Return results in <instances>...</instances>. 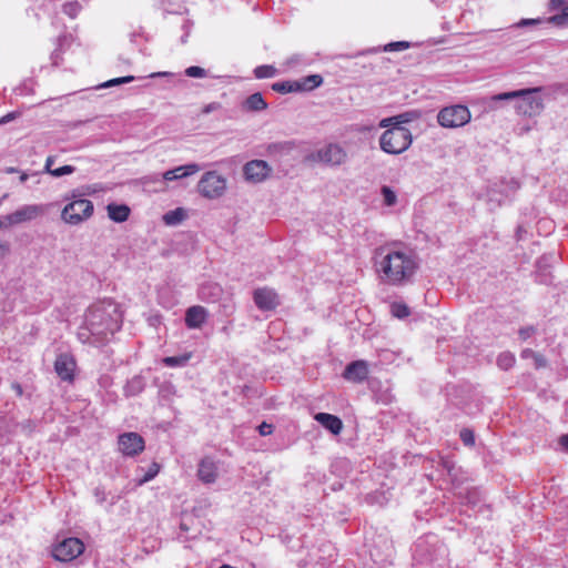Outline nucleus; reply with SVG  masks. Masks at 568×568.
<instances>
[{
	"mask_svg": "<svg viewBox=\"0 0 568 568\" xmlns=\"http://www.w3.org/2000/svg\"><path fill=\"white\" fill-rule=\"evenodd\" d=\"M379 138L381 149L388 154L405 152L413 142L410 131L405 126H388Z\"/></svg>",
	"mask_w": 568,
	"mask_h": 568,
	"instance_id": "nucleus-4",
	"label": "nucleus"
},
{
	"mask_svg": "<svg viewBox=\"0 0 568 568\" xmlns=\"http://www.w3.org/2000/svg\"><path fill=\"white\" fill-rule=\"evenodd\" d=\"M226 179L216 171L204 173L199 181L197 190L200 194L209 200L221 197L226 191Z\"/></svg>",
	"mask_w": 568,
	"mask_h": 568,
	"instance_id": "nucleus-7",
	"label": "nucleus"
},
{
	"mask_svg": "<svg viewBox=\"0 0 568 568\" xmlns=\"http://www.w3.org/2000/svg\"><path fill=\"white\" fill-rule=\"evenodd\" d=\"M368 376V366L365 361H355L348 364L343 373V377L349 382L362 383Z\"/></svg>",
	"mask_w": 568,
	"mask_h": 568,
	"instance_id": "nucleus-19",
	"label": "nucleus"
},
{
	"mask_svg": "<svg viewBox=\"0 0 568 568\" xmlns=\"http://www.w3.org/2000/svg\"><path fill=\"white\" fill-rule=\"evenodd\" d=\"M84 551V544L75 537L65 538L60 541L52 551V556L58 561H71L78 558Z\"/></svg>",
	"mask_w": 568,
	"mask_h": 568,
	"instance_id": "nucleus-8",
	"label": "nucleus"
},
{
	"mask_svg": "<svg viewBox=\"0 0 568 568\" xmlns=\"http://www.w3.org/2000/svg\"><path fill=\"white\" fill-rule=\"evenodd\" d=\"M12 389L16 392V394H17L18 396H22L23 390H22V386H21L20 384H18V383H13V384H12Z\"/></svg>",
	"mask_w": 568,
	"mask_h": 568,
	"instance_id": "nucleus-57",
	"label": "nucleus"
},
{
	"mask_svg": "<svg viewBox=\"0 0 568 568\" xmlns=\"http://www.w3.org/2000/svg\"><path fill=\"white\" fill-rule=\"evenodd\" d=\"M197 477L204 484H213L219 477V468L211 457L201 459L197 468Z\"/></svg>",
	"mask_w": 568,
	"mask_h": 568,
	"instance_id": "nucleus-18",
	"label": "nucleus"
},
{
	"mask_svg": "<svg viewBox=\"0 0 568 568\" xmlns=\"http://www.w3.org/2000/svg\"><path fill=\"white\" fill-rule=\"evenodd\" d=\"M390 313L393 316H395L397 318H405L409 315L410 312L406 304L400 303V302H394L390 305Z\"/></svg>",
	"mask_w": 568,
	"mask_h": 568,
	"instance_id": "nucleus-33",
	"label": "nucleus"
},
{
	"mask_svg": "<svg viewBox=\"0 0 568 568\" xmlns=\"http://www.w3.org/2000/svg\"><path fill=\"white\" fill-rule=\"evenodd\" d=\"M536 333H537V328L534 325H528V326H525V327H520L519 331H518V335H519L520 339H523V341L528 339L529 337H531Z\"/></svg>",
	"mask_w": 568,
	"mask_h": 568,
	"instance_id": "nucleus-42",
	"label": "nucleus"
},
{
	"mask_svg": "<svg viewBox=\"0 0 568 568\" xmlns=\"http://www.w3.org/2000/svg\"><path fill=\"white\" fill-rule=\"evenodd\" d=\"M542 19H521L517 24H515L518 28L527 27V26H536L542 23Z\"/></svg>",
	"mask_w": 568,
	"mask_h": 568,
	"instance_id": "nucleus-46",
	"label": "nucleus"
},
{
	"mask_svg": "<svg viewBox=\"0 0 568 568\" xmlns=\"http://www.w3.org/2000/svg\"><path fill=\"white\" fill-rule=\"evenodd\" d=\"M465 505L474 509L475 515L488 511V506L483 500L481 491L477 488L467 490L466 496H464Z\"/></svg>",
	"mask_w": 568,
	"mask_h": 568,
	"instance_id": "nucleus-23",
	"label": "nucleus"
},
{
	"mask_svg": "<svg viewBox=\"0 0 568 568\" xmlns=\"http://www.w3.org/2000/svg\"><path fill=\"white\" fill-rule=\"evenodd\" d=\"M475 445V434L469 428H464V446Z\"/></svg>",
	"mask_w": 568,
	"mask_h": 568,
	"instance_id": "nucleus-45",
	"label": "nucleus"
},
{
	"mask_svg": "<svg viewBox=\"0 0 568 568\" xmlns=\"http://www.w3.org/2000/svg\"><path fill=\"white\" fill-rule=\"evenodd\" d=\"M540 91L541 88L538 87L498 93L487 98L486 108L488 110H496L501 101L517 100L515 103L516 112L520 115L532 118L539 115L545 108L542 99L537 95Z\"/></svg>",
	"mask_w": 568,
	"mask_h": 568,
	"instance_id": "nucleus-3",
	"label": "nucleus"
},
{
	"mask_svg": "<svg viewBox=\"0 0 568 568\" xmlns=\"http://www.w3.org/2000/svg\"><path fill=\"white\" fill-rule=\"evenodd\" d=\"M224 310H225V313L226 314H230L231 312H233V308L232 307H229L226 305H224Z\"/></svg>",
	"mask_w": 568,
	"mask_h": 568,
	"instance_id": "nucleus-63",
	"label": "nucleus"
},
{
	"mask_svg": "<svg viewBox=\"0 0 568 568\" xmlns=\"http://www.w3.org/2000/svg\"><path fill=\"white\" fill-rule=\"evenodd\" d=\"M373 258L381 282L393 286L409 282L418 267L410 250H400L390 245L377 247Z\"/></svg>",
	"mask_w": 568,
	"mask_h": 568,
	"instance_id": "nucleus-1",
	"label": "nucleus"
},
{
	"mask_svg": "<svg viewBox=\"0 0 568 568\" xmlns=\"http://www.w3.org/2000/svg\"><path fill=\"white\" fill-rule=\"evenodd\" d=\"M53 163H54V158L48 156V159L45 161V165H44V170L47 173L51 174V172L54 170V169H52Z\"/></svg>",
	"mask_w": 568,
	"mask_h": 568,
	"instance_id": "nucleus-55",
	"label": "nucleus"
},
{
	"mask_svg": "<svg viewBox=\"0 0 568 568\" xmlns=\"http://www.w3.org/2000/svg\"><path fill=\"white\" fill-rule=\"evenodd\" d=\"M185 217V212L183 209L178 207L175 210L169 211L164 214L163 221L166 225H176Z\"/></svg>",
	"mask_w": 568,
	"mask_h": 568,
	"instance_id": "nucleus-31",
	"label": "nucleus"
},
{
	"mask_svg": "<svg viewBox=\"0 0 568 568\" xmlns=\"http://www.w3.org/2000/svg\"><path fill=\"white\" fill-rule=\"evenodd\" d=\"M515 363V354L509 351L501 352L496 358V365L503 371H509L514 367Z\"/></svg>",
	"mask_w": 568,
	"mask_h": 568,
	"instance_id": "nucleus-29",
	"label": "nucleus"
},
{
	"mask_svg": "<svg viewBox=\"0 0 568 568\" xmlns=\"http://www.w3.org/2000/svg\"><path fill=\"white\" fill-rule=\"evenodd\" d=\"M142 385L140 378H133L130 381L125 387V392L128 395L133 396L141 392Z\"/></svg>",
	"mask_w": 568,
	"mask_h": 568,
	"instance_id": "nucleus-39",
	"label": "nucleus"
},
{
	"mask_svg": "<svg viewBox=\"0 0 568 568\" xmlns=\"http://www.w3.org/2000/svg\"><path fill=\"white\" fill-rule=\"evenodd\" d=\"M133 80H134L133 75L115 78V79H111V80L106 81L102 87L109 88V87L119 85V84H123V83H130Z\"/></svg>",
	"mask_w": 568,
	"mask_h": 568,
	"instance_id": "nucleus-41",
	"label": "nucleus"
},
{
	"mask_svg": "<svg viewBox=\"0 0 568 568\" xmlns=\"http://www.w3.org/2000/svg\"><path fill=\"white\" fill-rule=\"evenodd\" d=\"M556 91L560 94L568 95V82L567 83H559L556 85Z\"/></svg>",
	"mask_w": 568,
	"mask_h": 568,
	"instance_id": "nucleus-54",
	"label": "nucleus"
},
{
	"mask_svg": "<svg viewBox=\"0 0 568 568\" xmlns=\"http://www.w3.org/2000/svg\"><path fill=\"white\" fill-rule=\"evenodd\" d=\"M272 173V168L266 161L252 160L243 166L245 180L252 183L265 181Z\"/></svg>",
	"mask_w": 568,
	"mask_h": 568,
	"instance_id": "nucleus-11",
	"label": "nucleus"
},
{
	"mask_svg": "<svg viewBox=\"0 0 568 568\" xmlns=\"http://www.w3.org/2000/svg\"><path fill=\"white\" fill-rule=\"evenodd\" d=\"M537 352L532 351L531 348H524L520 353V357L523 359H528V358H531L534 359V357L536 356Z\"/></svg>",
	"mask_w": 568,
	"mask_h": 568,
	"instance_id": "nucleus-52",
	"label": "nucleus"
},
{
	"mask_svg": "<svg viewBox=\"0 0 568 568\" xmlns=\"http://www.w3.org/2000/svg\"><path fill=\"white\" fill-rule=\"evenodd\" d=\"M219 568H236V567H233V566H230V565H222L221 567Z\"/></svg>",
	"mask_w": 568,
	"mask_h": 568,
	"instance_id": "nucleus-64",
	"label": "nucleus"
},
{
	"mask_svg": "<svg viewBox=\"0 0 568 568\" xmlns=\"http://www.w3.org/2000/svg\"><path fill=\"white\" fill-rule=\"evenodd\" d=\"M526 233L527 231L525 230V227L523 225H518L516 229V239L518 241L523 240Z\"/></svg>",
	"mask_w": 568,
	"mask_h": 568,
	"instance_id": "nucleus-56",
	"label": "nucleus"
},
{
	"mask_svg": "<svg viewBox=\"0 0 568 568\" xmlns=\"http://www.w3.org/2000/svg\"><path fill=\"white\" fill-rule=\"evenodd\" d=\"M272 89L282 94L298 92L296 80L275 82L272 84Z\"/></svg>",
	"mask_w": 568,
	"mask_h": 568,
	"instance_id": "nucleus-30",
	"label": "nucleus"
},
{
	"mask_svg": "<svg viewBox=\"0 0 568 568\" xmlns=\"http://www.w3.org/2000/svg\"><path fill=\"white\" fill-rule=\"evenodd\" d=\"M314 419L334 435L341 434L343 429L342 419L328 413H317Z\"/></svg>",
	"mask_w": 568,
	"mask_h": 568,
	"instance_id": "nucleus-24",
	"label": "nucleus"
},
{
	"mask_svg": "<svg viewBox=\"0 0 568 568\" xmlns=\"http://www.w3.org/2000/svg\"><path fill=\"white\" fill-rule=\"evenodd\" d=\"M45 212L42 204H26L17 209L14 212L6 215L7 224L14 226L22 223L31 222Z\"/></svg>",
	"mask_w": 568,
	"mask_h": 568,
	"instance_id": "nucleus-10",
	"label": "nucleus"
},
{
	"mask_svg": "<svg viewBox=\"0 0 568 568\" xmlns=\"http://www.w3.org/2000/svg\"><path fill=\"white\" fill-rule=\"evenodd\" d=\"M71 199L72 201L63 207L61 219L67 224L79 225L92 216L93 203L87 199H78L75 192L72 193Z\"/></svg>",
	"mask_w": 568,
	"mask_h": 568,
	"instance_id": "nucleus-5",
	"label": "nucleus"
},
{
	"mask_svg": "<svg viewBox=\"0 0 568 568\" xmlns=\"http://www.w3.org/2000/svg\"><path fill=\"white\" fill-rule=\"evenodd\" d=\"M8 193L3 194L1 197H0V206L2 205L3 201L8 197Z\"/></svg>",
	"mask_w": 568,
	"mask_h": 568,
	"instance_id": "nucleus-62",
	"label": "nucleus"
},
{
	"mask_svg": "<svg viewBox=\"0 0 568 568\" xmlns=\"http://www.w3.org/2000/svg\"><path fill=\"white\" fill-rule=\"evenodd\" d=\"M221 109V103L219 102H211L209 104H206L203 109H202V113L203 114H209L211 112H214V111H217Z\"/></svg>",
	"mask_w": 568,
	"mask_h": 568,
	"instance_id": "nucleus-49",
	"label": "nucleus"
},
{
	"mask_svg": "<svg viewBox=\"0 0 568 568\" xmlns=\"http://www.w3.org/2000/svg\"><path fill=\"white\" fill-rule=\"evenodd\" d=\"M519 189V182L516 179H500L494 182L487 190V203L489 210L499 207L503 202L513 195Z\"/></svg>",
	"mask_w": 568,
	"mask_h": 568,
	"instance_id": "nucleus-6",
	"label": "nucleus"
},
{
	"mask_svg": "<svg viewBox=\"0 0 568 568\" xmlns=\"http://www.w3.org/2000/svg\"><path fill=\"white\" fill-rule=\"evenodd\" d=\"M346 151L337 143H329L312 154V159L314 161L332 166L343 164L346 161Z\"/></svg>",
	"mask_w": 568,
	"mask_h": 568,
	"instance_id": "nucleus-9",
	"label": "nucleus"
},
{
	"mask_svg": "<svg viewBox=\"0 0 568 568\" xmlns=\"http://www.w3.org/2000/svg\"><path fill=\"white\" fill-rule=\"evenodd\" d=\"M185 74L190 78H204L206 77V70L197 65H192L186 68Z\"/></svg>",
	"mask_w": 568,
	"mask_h": 568,
	"instance_id": "nucleus-40",
	"label": "nucleus"
},
{
	"mask_svg": "<svg viewBox=\"0 0 568 568\" xmlns=\"http://www.w3.org/2000/svg\"><path fill=\"white\" fill-rule=\"evenodd\" d=\"M272 432H273V426L271 424H267L264 422L258 426V433L261 436L271 435Z\"/></svg>",
	"mask_w": 568,
	"mask_h": 568,
	"instance_id": "nucleus-48",
	"label": "nucleus"
},
{
	"mask_svg": "<svg viewBox=\"0 0 568 568\" xmlns=\"http://www.w3.org/2000/svg\"><path fill=\"white\" fill-rule=\"evenodd\" d=\"M7 227H11V225L7 224L6 215L0 216V230L1 229H7Z\"/></svg>",
	"mask_w": 568,
	"mask_h": 568,
	"instance_id": "nucleus-59",
	"label": "nucleus"
},
{
	"mask_svg": "<svg viewBox=\"0 0 568 568\" xmlns=\"http://www.w3.org/2000/svg\"><path fill=\"white\" fill-rule=\"evenodd\" d=\"M253 300L261 311H273L280 305L277 293L270 287L256 288L253 293Z\"/></svg>",
	"mask_w": 568,
	"mask_h": 568,
	"instance_id": "nucleus-13",
	"label": "nucleus"
},
{
	"mask_svg": "<svg viewBox=\"0 0 568 568\" xmlns=\"http://www.w3.org/2000/svg\"><path fill=\"white\" fill-rule=\"evenodd\" d=\"M10 253V244L4 241H0V260L4 258Z\"/></svg>",
	"mask_w": 568,
	"mask_h": 568,
	"instance_id": "nucleus-50",
	"label": "nucleus"
},
{
	"mask_svg": "<svg viewBox=\"0 0 568 568\" xmlns=\"http://www.w3.org/2000/svg\"><path fill=\"white\" fill-rule=\"evenodd\" d=\"M535 281L544 285L552 283V274L545 256L540 257L536 263Z\"/></svg>",
	"mask_w": 568,
	"mask_h": 568,
	"instance_id": "nucleus-25",
	"label": "nucleus"
},
{
	"mask_svg": "<svg viewBox=\"0 0 568 568\" xmlns=\"http://www.w3.org/2000/svg\"><path fill=\"white\" fill-rule=\"evenodd\" d=\"M80 11L81 6L77 1H71L63 4V12L72 19L77 18Z\"/></svg>",
	"mask_w": 568,
	"mask_h": 568,
	"instance_id": "nucleus-34",
	"label": "nucleus"
},
{
	"mask_svg": "<svg viewBox=\"0 0 568 568\" xmlns=\"http://www.w3.org/2000/svg\"><path fill=\"white\" fill-rule=\"evenodd\" d=\"M29 175L27 173H21L19 180L21 183H24L28 180Z\"/></svg>",
	"mask_w": 568,
	"mask_h": 568,
	"instance_id": "nucleus-60",
	"label": "nucleus"
},
{
	"mask_svg": "<svg viewBox=\"0 0 568 568\" xmlns=\"http://www.w3.org/2000/svg\"><path fill=\"white\" fill-rule=\"evenodd\" d=\"M548 10L557 13L547 18L545 20L547 23L559 28H568V0H550Z\"/></svg>",
	"mask_w": 568,
	"mask_h": 568,
	"instance_id": "nucleus-15",
	"label": "nucleus"
},
{
	"mask_svg": "<svg viewBox=\"0 0 568 568\" xmlns=\"http://www.w3.org/2000/svg\"><path fill=\"white\" fill-rule=\"evenodd\" d=\"M106 210L109 217L118 223L126 221L130 215V209L124 204H109Z\"/></svg>",
	"mask_w": 568,
	"mask_h": 568,
	"instance_id": "nucleus-26",
	"label": "nucleus"
},
{
	"mask_svg": "<svg viewBox=\"0 0 568 568\" xmlns=\"http://www.w3.org/2000/svg\"><path fill=\"white\" fill-rule=\"evenodd\" d=\"M200 170H201V168L199 164L189 163V164L180 165L172 170L165 171L161 175V179L163 182L176 181V180L193 175V174L197 173Z\"/></svg>",
	"mask_w": 568,
	"mask_h": 568,
	"instance_id": "nucleus-20",
	"label": "nucleus"
},
{
	"mask_svg": "<svg viewBox=\"0 0 568 568\" xmlns=\"http://www.w3.org/2000/svg\"><path fill=\"white\" fill-rule=\"evenodd\" d=\"M296 81H297L298 92H304V91H312V90L318 88L320 85H322L323 78L320 74H311V75L304 77Z\"/></svg>",
	"mask_w": 568,
	"mask_h": 568,
	"instance_id": "nucleus-28",
	"label": "nucleus"
},
{
	"mask_svg": "<svg viewBox=\"0 0 568 568\" xmlns=\"http://www.w3.org/2000/svg\"><path fill=\"white\" fill-rule=\"evenodd\" d=\"M191 26H192V23L189 20L183 21L182 29L184 30V34L181 38L182 43L186 42V38L190 33Z\"/></svg>",
	"mask_w": 568,
	"mask_h": 568,
	"instance_id": "nucleus-51",
	"label": "nucleus"
},
{
	"mask_svg": "<svg viewBox=\"0 0 568 568\" xmlns=\"http://www.w3.org/2000/svg\"><path fill=\"white\" fill-rule=\"evenodd\" d=\"M223 293L224 291L220 284L207 282L199 288V298L206 303H216L222 298Z\"/></svg>",
	"mask_w": 568,
	"mask_h": 568,
	"instance_id": "nucleus-22",
	"label": "nucleus"
},
{
	"mask_svg": "<svg viewBox=\"0 0 568 568\" xmlns=\"http://www.w3.org/2000/svg\"><path fill=\"white\" fill-rule=\"evenodd\" d=\"M464 111V125L470 121V112L466 105L463 108Z\"/></svg>",
	"mask_w": 568,
	"mask_h": 568,
	"instance_id": "nucleus-58",
	"label": "nucleus"
},
{
	"mask_svg": "<svg viewBox=\"0 0 568 568\" xmlns=\"http://www.w3.org/2000/svg\"><path fill=\"white\" fill-rule=\"evenodd\" d=\"M277 73V70L273 65L264 64L258 65L254 69V75L257 79L273 78Z\"/></svg>",
	"mask_w": 568,
	"mask_h": 568,
	"instance_id": "nucleus-32",
	"label": "nucleus"
},
{
	"mask_svg": "<svg viewBox=\"0 0 568 568\" xmlns=\"http://www.w3.org/2000/svg\"><path fill=\"white\" fill-rule=\"evenodd\" d=\"M168 74H169L168 72H156V73H152L150 77H152V78H154V77H165Z\"/></svg>",
	"mask_w": 568,
	"mask_h": 568,
	"instance_id": "nucleus-61",
	"label": "nucleus"
},
{
	"mask_svg": "<svg viewBox=\"0 0 568 568\" xmlns=\"http://www.w3.org/2000/svg\"><path fill=\"white\" fill-rule=\"evenodd\" d=\"M75 362L72 356L68 354H60L54 363V369L62 381L72 382Z\"/></svg>",
	"mask_w": 568,
	"mask_h": 568,
	"instance_id": "nucleus-17",
	"label": "nucleus"
},
{
	"mask_svg": "<svg viewBox=\"0 0 568 568\" xmlns=\"http://www.w3.org/2000/svg\"><path fill=\"white\" fill-rule=\"evenodd\" d=\"M437 122L445 129L462 126V104L443 108L437 114Z\"/></svg>",
	"mask_w": 568,
	"mask_h": 568,
	"instance_id": "nucleus-14",
	"label": "nucleus"
},
{
	"mask_svg": "<svg viewBox=\"0 0 568 568\" xmlns=\"http://www.w3.org/2000/svg\"><path fill=\"white\" fill-rule=\"evenodd\" d=\"M20 115L19 112H9L8 114L0 118V125H4L13 120H16Z\"/></svg>",
	"mask_w": 568,
	"mask_h": 568,
	"instance_id": "nucleus-47",
	"label": "nucleus"
},
{
	"mask_svg": "<svg viewBox=\"0 0 568 568\" xmlns=\"http://www.w3.org/2000/svg\"><path fill=\"white\" fill-rule=\"evenodd\" d=\"M534 365H535V368L536 369H540V368H545L548 366V361L547 358L537 352L536 356L534 357Z\"/></svg>",
	"mask_w": 568,
	"mask_h": 568,
	"instance_id": "nucleus-44",
	"label": "nucleus"
},
{
	"mask_svg": "<svg viewBox=\"0 0 568 568\" xmlns=\"http://www.w3.org/2000/svg\"><path fill=\"white\" fill-rule=\"evenodd\" d=\"M420 118H422V111L409 110V111H405L403 113L396 114L394 116L382 119L379 122V128L404 126V124L419 120Z\"/></svg>",
	"mask_w": 568,
	"mask_h": 568,
	"instance_id": "nucleus-16",
	"label": "nucleus"
},
{
	"mask_svg": "<svg viewBox=\"0 0 568 568\" xmlns=\"http://www.w3.org/2000/svg\"><path fill=\"white\" fill-rule=\"evenodd\" d=\"M243 108L246 111H263L267 108V103L265 102L263 95L256 92L245 99L243 102Z\"/></svg>",
	"mask_w": 568,
	"mask_h": 568,
	"instance_id": "nucleus-27",
	"label": "nucleus"
},
{
	"mask_svg": "<svg viewBox=\"0 0 568 568\" xmlns=\"http://www.w3.org/2000/svg\"><path fill=\"white\" fill-rule=\"evenodd\" d=\"M119 450L125 456H136L144 449V439L138 433H124L119 436Z\"/></svg>",
	"mask_w": 568,
	"mask_h": 568,
	"instance_id": "nucleus-12",
	"label": "nucleus"
},
{
	"mask_svg": "<svg viewBox=\"0 0 568 568\" xmlns=\"http://www.w3.org/2000/svg\"><path fill=\"white\" fill-rule=\"evenodd\" d=\"M410 47V43L407 41H396L390 42L384 47V51H404Z\"/></svg>",
	"mask_w": 568,
	"mask_h": 568,
	"instance_id": "nucleus-38",
	"label": "nucleus"
},
{
	"mask_svg": "<svg viewBox=\"0 0 568 568\" xmlns=\"http://www.w3.org/2000/svg\"><path fill=\"white\" fill-rule=\"evenodd\" d=\"M74 171H75V168L72 166V165H63L61 168L54 169L51 172V175L54 176V178H60V176H63V175H67V174H71Z\"/></svg>",
	"mask_w": 568,
	"mask_h": 568,
	"instance_id": "nucleus-43",
	"label": "nucleus"
},
{
	"mask_svg": "<svg viewBox=\"0 0 568 568\" xmlns=\"http://www.w3.org/2000/svg\"><path fill=\"white\" fill-rule=\"evenodd\" d=\"M160 466L156 463H152L149 467L148 471L141 477L138 481L139 485H143L150 480H152L159 473Z\"/></svg>",
	"mask_w": 568,
	"mask_h": 568,
	"instance_id": "nucleus-35",
	"label": "nucleus"
},
{
	"mask_svg": "<svg viewBox=\"0 0 568 568\" xmlns=\"http://www.w3.org/2000/svg\"><path fill=\"white\" fill-rule=\"evenodd\" d=\"M189 361V356H169L163 363L169 367L182 366Z\"/></svg>",
	"mask_w": 568,
	"mask_h": 568,
	"instance_id": "nucleus-37",
	"label": "nucleus"
},
{
	"mask_svg": "<svg viewBox=\"0 0 568 568\" xmlns=\"http://www.w3.org/2000/svg\"><path fill=\"white\" fill-rule=\"evenodd\" d=\"M559 445L566 453H568V434L561 435L559 437Z\"/></svg>",
	"mask_w": 568,
	"mask_h": 568,
	"instance_id": "nucleus-53",
	"label": "nucleus"
},
{
	"mask_svg": "<svg viewBox=\"0 0 568 568\" xmlns=\"http://www.w3.org/2000/svg\"><path fill=\"white\" fill-rule=\"evenodd\" d=\"M122 315L116 304L103 301L91 305L78 333L82 343L97 345L121 328Z\"/></svg>",
	"mask_w": 568,
	"mask_h": 568,
	"instance_id": "nucleus-2",
	"label": "nucleus"
},
{
	"mask_svg": "<svg viewBox=\"0 0 568 568\" xmlns=\"http://www.w3.org/2000/svg\"><path fill=\"white\" fill-rule=\"evenodd\" d=\"M382 195L384 197V203L387 206H393L397 201L395 192L389 186L384 185L382 187Z\"/></svg>",
	"mask_w": 568,
	"mask_h": 568,
	"instance_id": "nucleus-36",
	"label": "nucleus"
},
{
	"mask_svg": "<svg viewBox=\"0 0 568 568\" xmlns=\"http://www.w3.org/2000/svg\"><path fill=\"white\" fill-rule=\"evenodd\" d=\"M209 313L200 305L191 306L185 312V325L189 328H200L207 320Z\"/></svg>",
	"mask_w": 568,
	"mask_h": 568,
	"instance_id": "nucleus-21",
	"label": "nucleus"
}]
</instances>
